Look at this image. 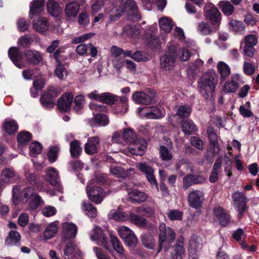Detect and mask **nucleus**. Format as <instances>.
<instances>
[{"label":"nucleus","instance_id":"nucleus-1","mask_svg":"<svg viewBox=\"0 0 259 259\" xmlns=\"http://www.w3.org/2000/svg\"><path fill=\"white\" fill-rule=\"evenodd\" d=\"M13 203L17 204L20 201L28 203L31 209H35L39 204L41 198L35 192L34 189L28 187L22 190L20 186H14L12 190Z\"/></svg>","mask_w":259,"mask_h":259},{"label":"nucleus","instance_id":"nucleus-2","mask_svg":"<svg viewBox=\"0 0 259 259\" xmlns=\"http://www.w3.org/2000/svg\"><path fill=\"white\" fill-rule=\"evenodd\" d=\"M121 13H125L128 19L133 22L138 21L141 18L135 0H125L120 12L116 9H112L109 14L110 20L116 21L120 17Z\"/></svg>","mask_w":259,"mask_h":259},{"label":"nucleus","instance_id":"nucleus-3","mask_svg":"<svg viewBox=\"0 0 259 259\" xmlns=\"http://www.w3.org/2000/svg\"><path fill=\"white\" fill-rule=\"evenodd\" d=\"M218 81V75L214 70L208 71L200 78L198 88L204 98H211L213 96Z\"/></svg>","mask_w":259,"mask_h":259},{"label":"nucleus","instance_id":"nucleus-4","mask_svg":"<svg viewBox=\"0 0 259 259\" xmlns=\"http://www.w3.org/2000/svg\"><path fill=\"white\" fill-rule=\"evenodd\" d=\"M159 229V233L157 252L159 253L162 250L166 252L175 240L176 234L172 229L166 227L164 223L160 224Z\"/></svg>","mask_w":259,"mask_h":259},{"label":"nucleus","instance_id":"nucleus-5","mask_svg":"<svg viewBox=\"0 0 259 259\" xmlns=\"http://www.w3.org/2000/svg\"><path fill=\"white\" fill-rule=\"evenodd\" d=\"M178 47L170 44L167 46V52L160 59V67L166 72L170 73L174 70L178 56Z\"/></svg>","mask_w":259,"mask_h":259},{"label":"nucleus","instance_id":"nucleus-6","mask_svg":"<svg viewBox=\"0 0 259 259\" xmlns=\"http://www.w3.org/2000/svg\"><path fill=\"white\" fill-rule=\"evenodd\" d=\"M90 239L93 241H96L98 245H102L106 249L111 250V246L108 241V238L101 227L96 226L89 234Z\"/></svg>","mask_w":259,"mask_h":259},{"label":"nucleus","instance_id":"nucleus-7","mask_svg":"<svg viewBox=\"0 0 259 259\" xmlns=\"http://www.w3.org/2000/svg\"><path fill=\"white\" fill-rule=\"evenodd\" d=\"M117 231L120 238L129 247H134L137 243V238L134 232L129 228L122 226L118 227Z\"/></svg>","mask_w":259,"mask_h":259},{"label":"nucleus","instance_id":"nucleus-8","mask_svg":"<svg viewBox=\"0 0 259 259\" xmlns=\"http://www.w3.org/2000/svg\"><path fill=\"white\" fill-rule=\"evenodd\" d=\"M62 92L59 88L50 87L47 92L40 98L42 105L46 108H51L54 107L55 103L54 99Z\"/></svg>","mask_w":259,"mask_h":259},{"label":"nucleus","instance_id":"nucleus-9","mask_svg":"<svg viewBox=\"0 0 259 259\" xmlns=\"http://www.w3.org/2000/svg\"><path fill=\"white\" fill-rule=\"evenodd\" d=\"M138 113L149 119H158L164 115L165 110L162 107H140L138 108Z\"/></svg>","mask_w":259,"mask_h":259},{"label":"nucleus","instance_id":"nucleus-10","mask_svg":"<svg viewBox=\"0 0 259 259\" xmlns=\"http://www.w3.org/2000/svg\"><path fill=\"white\" fill-rule=\"evenodd\" d=\"M235 209L238 212V217L241 218L246 209L247 198L244 193L235 192L232 196Z\"/></svg>","mask_w":259,"mask_h":259},{"label":"nucleus","instance_id":"nucleus-11","mask_svg":"<svg viewBox=\"0 0 259 259\" xmlns=\"http://www.w3.org/2000/svg\"><path fill=\"white\" fill-rule=\"evenodd\" d=\"M204 10L206 17L211 21L212 24L219 26L221 20V14L219 10L213 4L208 3L205 6Z\"/></svg>","mask_w":259,"mask_h":259},{"label":"nucleus","instance_id":"nucleus-12","mask_svg":"<svg viewBox=\"0 0 259 259\" xmlns=\"http://www.w3.org/2000/svg\"><path fill=\"white\" fill-rule=\"evenodd\" d=\"M136 167L145 175L147 180L152 186L158 189V184L154 175V169L151 166L146 162H142L137 163Z\"/></svg>","mask_w":259,"mask_h":259},{"label":"nucleus","instance_id":"nucleus-13","mask_svg":"<svg viewBox=\"0 0 259 259\" xmlns=\"http://www.w3.org/2000/svg\"><path fill=\"white\" fill-rule=\"evenodd\" d=\"M185 256L184 238L180 237L172 246L170 257L171 259H183Z\"/></svg>","mask_w":259,"mask_h":259},{"label":"nucleus","instance_id":"nucleus-14","mask_svg":"<svg viewBox=\"0 0 259 259\" xmlns=\"http://www.w3.org/2000/svg\"><path fill=\"white\" fill-rule=\"evenodd\" d=\"M202 246L200 237L197 235H192L189 240V254L193 259H197L199 254V251Z\"/></svg>","mask_w":259,"mask_h":259},{"label":"nucleus","instance_id":"nucleus-15","mask_svg":"<svg viewBox=\"0 0 259 259\" xmlns=\"http://www.w3.org/2000/svg\"><path fill=\"white\" fill-rule=\"evenodd\" d=\"M189 205L194 208L197 209L201 207L204 200V193L202 191L193 190L190 192L188 196Z\"/></svg>","mask_w":259,"mask_h":259},{"label":"nucleus","instance_id":"nucleus-16","mask_svg":"<svg viewBox=\"0 0 259 259\" xmlns=\"http://www.w3.org/2000/svg\"><path fill=\"white\" fill-rule=\"evenodd\" d=\"M9 57L14 64L19 68L25 66V63L23 60V57L19 50L16 47H11L8 51Z\"/></svg>","mask_w":259,"mask_h":259},{"label":"nucleus","instance_id":"nucleus-17","mask_svg":"<svg viewBox=\"0 0 259 259\" xmlns=\"http://www.w3.org/2000/svg\"><path fill=\"white\" fill-rule=\"evenodd\" d=\"M147 149V144L143 139H138L135 142L129 145L128 149L133 155H142Z\"/></svg>","mask_w":259,"mask_h":259},{"label":"nucleus","instance_id":"nucleus-18","mask_svg":"<svg viewBox=\"0 0 259 259\" xmlns=\"http://www.w3.org/2000/svg\"><path fill=\"white\" fill-rule=\"evenodd\" d=\"M240 76L238 74H233L231 79L227 81L223 87V90L227 93H234L239 89L238 81Z\"/></svg>","mask_w":259,"mask_h":259},{"label":"nucleus","instance_id":"nucleus-19","mask_svg":"<svg viewBox=\"0 0 259 259\" xmlns=\"http://www.w3.org/2000/svg\"><path fill=\"white\" fill-rule=\"evenodd\" d=\"M89 198L93 202L97 204L100 203L103 200L105 195L102 190L97 187L90 189L89 186L86 189Z\"/></svg>","mask_w":259,"mask_h":259},{"label":"nucleus","instance_id":"nucleus-20","mask_svg":"<svg viewBox=\"0 0 259 259\" xmlns=\"http://www.w3.org/2000/svg\"><path fill=\"white\" fill-rule=\"evenodd\" d=\"M100 139L97 136L89 138L84 145L85 152L89 155L97 153L100 148Z\"/></svg>","mask_w":259,"mask_h":259},{"label":"nucleus","instance_id":"nucleus-21","mask_svg":"<svg viewBox=\"0 0 259 259\" xmlns=\"http://www.w3.org/2000/svg\"><path fill=\"white\" fill-rule=\"evenodd\" d=\"M49 25V22L45 17H39L32 21L33 28L40 33L46 32L48 30Z\"/></svg>","mask_w":259,"mask_h":259},{"label":"nucleus","instance_id":"nucleus-22","mask_svg":"<svg viewBox=\"0 0 259 259\" xmlns=\"http://www.w3.org/2000/svg\"><path fill=\"white\" fill-rule=\"evenodd\" d=\"M73 100V96L70 93H65L58 100L59 109L63 112H67L70 110Z\"/></svg>","mask_w":259,"mask_h":259},{"label":"nucleus","instance_id":"nucleus-23","mask_svg":"<svg viewBox=\"0 0 259 259\" xmlns=\"http://www.w3.org/2000/svg\"><path fill=\"white\" fill-rule=\"evenodd\" d=\"M157 29V25L153 24L150 26L149 31L150 33L148 32L145 34V36L144 39H145L146 41L150 44L154 48H157L160 46L159 39L155 36V31Z\"/></svg>","mask_w":259,"mask_h":259},{"label":"nucleus","instance_id":"nucleus-24","mask_svg":"<svg viewBox=\"0 0 259 259\" xmlns=\"http://www.w3.org/2000/svg\"><path fill=\"white\" fill-rule=\"evenodd\" d=\"M127 199L133 203H141L144 202L147 199V194L137 189L127 192Z\"/></svg>","mask_w":259,"mask_h":259},{"label":"nucleus","instance_id":"nucleus-25","mask_svg":"<svg viewBox=\"0 0 259 259\" xmlns=\"http://www.w3.org/2000/svg\"><path fill=\"white\" fill-rule=\"evenodd\" d=\"M110 173L117 178H125L129 177L131 175L134 174L135 169L130 168L126 170L123 169L119 166H111L110 168Z\"/></svg>","mask_w":259,"mask_h":259},{"label":"nucleus","instance_id":"nucleus-26","mask_svg":"<svg viewBox=\"0 0 259 259\" xmlns=\"http://www.w3.org/2000/svg\"><path fill=\"white\" fill-rule=\"evenodd\" d=\"M77 232L76 226L69 222H65L63 224L62 234L66 239L74 238Z\"/></svg>","mask_w":259,"mask_h":259},{"label":"nucleus","instance_id":"nucleus-27","mask_svg":"<svg viewBox=\"0 0 259 259\" xmlns=\"http://www.w3.org/2000/svg\"><path fill=\"white\" fill-rule=\"evenodd\" d=\"M132 99L137 104L148 105L152 102V98L150 96L144 92H135L133 96Z\"/></svg>","mask_w":259,"mask_h":259},{"label":"nucleus","instance_id":"nucleus-28","mask_svg":"<svg viewBox=\"0 0 259 259\" xmlns=\"http://www.w3.org/2000/svg\"><path fill=\"white\" fill-rule=\"evenodd\" d=\"M45 179L53 186L59 185V177L57 170L53 167L48 168L46 171Z\"/></svg>","mask_w":259,"mask_h":259},{"label":"nucleus","instance_id":"nucleus-29","mask_svg":"<svg viewBox=\"0 0 259 259\" xmlns=\"http://www.w3.org/2000/svg\"><path fill=\"white\" fill-rule=\"evenodd\" d=\"M214 215L218 218L222 226H227L230 221V217L227 212L222 207H215L213 210Z\"/></svg>","mask_w":259,"mask_h":259},{"label":"nucleus","instance_id":"nucleus-30","mask_svg":"<svg viewBox=\"0 0 259 259\" xmlns=\"http://www.w3.org/2000/svg\"><path fill=\"white\" fill-rule=\"evenodd\" d=\"M45 0H33L30 5L29 18L32 16L41 13L44 11Z\"/></svg>","mask_w":259,"mask_h":259},{"label":"nucleus","instance_id":"nucleus-31","mask_svg":"<svg viewBox=\"0 0 259 259\" xmlns=\"http://www.w3.org/2000/svg\"><path fill=\"white\" fill-rule=\"evenodd\" d=\"M79 9L80 4L76 1H73L66 5L65 12L67 17H74L77 16Z\"/></svg>","mask_w":259,"mask_h":259},{"label":"nucleus","instance_id":"nucleus-32","mask_svg":"<svg viewBox=\"0 0 259 259\" xmlns=\"http://www.w3.org/2000/svg\"><path fill=\"white\" fill-rule=\"evenodd\" d=\"M25 56L28 62L34 65L38 64L42 59L39 52L35 50H27L25 53Z\"/></svg>","mask_w":259,"mask_h":259},{"label":"nucleus","instance_id":"nucleus-33","mask_svg":"<svg viewBox=\"0 0 259 259\" xmlns=\"http://www.w3.org/2000/svg\"><path fill=\"white\" fill-rule=\"evenodd\" d=\"M217 69L220 75L221 81H224L231 73V68L230 66L223 61L218 62Z\"/></svg>","mask_w":259,"mask_h":259},{"label":"nucleus","instance_id":"nucleus-34","mask_svg":"<svg viewBox=\"0 0 259 259\" xmlns=\"http://www.w3.org/2000/svg\"><path fill=\"white\" fill-rule=\"evenodd\" d=\"M140 34V29L136 26L125 25L123 28L122 36H127L131 38H138Z\"/></svg>","mask_w":259,"mask_h":259},{"label":"nucleus","instance_id":"nucleus-35","mask_svg":"<svg viewBox=\"0 0 259 259\" xmlns=\"http://www.w3.org/2000/svg\"><path fill=\"white\" fill-rule=\"evenodd\" d=\"M128 214L119 209H112L109 212L108 215L111 219L121 222L128 221Z\"/></svg>","mask_w":259,"mask_h":259},{"label":"nucleus","instance_id":"nucleus-36","mask_svg":"<svg viewBox=\"0 0 259 259\" xmlns=\"http://www.w3.org/2000/svg\"><path fill=\"white\" fill-rule=\"evenodd\" d=\"M122 134L123 139L126 143H129V145L135 142L138 139L136 134L130 127L123 129Z\"/></svg>","mask_w":259,"mask_h":259},{"label":"nucleus","instance_id":"nucleus-37","mask_svg":"<svg viewBox=\"0 0 259 259\" xmlns=\"http://www.w3.org/2000/svg\"><path fill=\"white\" fill-rule=\"evenodd\" d=\"M159 24L160 30L165 33H169L174 26L171 19L166 17L159 19Z\"/></svg>","mask_w":259,"mask_h":259},{"label":"nucleus","instance_id":"nucleus-38","mask_svg":"<svg viewBox=\"0 0 259 259\" xmlns=\"http://www.w3.org/2000/svg\"><path fill=\"white\" fill-rule=\"evenodd\" d=\"M47 7L48 13L52 16L57 17L61 13V7L54 0H48Z\"/></svg>","mask_w":259,"mask_h":259},{"label":"nucleus","instance_id":"nucleus-39","mask_svg":"<svg viewBox=\"0 0 259 259\" xmlns=\"http://www.w3.org/2000/svg\"><path fill=\"white\" fill-rule=\"evenodd\" d=\"M4 130L8 134H13L18 130V124L17 122L12 119H6L3 126Z\"/></svg>","mask_w":259,"mask_h":259},{"label":"nucleus","instance_id":"nucleus-40","mask_svg":"<svg viewBox=\"0 0 259 259\" xmlns=\"http://www.w3.org/2000/svg\"><path fill=\"white\" fill-rule=\"evenodd\" d=\"M143 244L146 248L150 249H154L156 243L153 236L150 233L144 234L141 236Z\"/></svg>","mask_w":259,"mask_h":259},{"label":"nucleus","instance_id":"nucleus-41","mask_svg":"<svg viewBox=\"0 0 259 259\" xmlns=\"http://www.w3.org/2000/svg\"><path fill=\"white\" fill-rule=\"evenodd\" d=\"M128 221L140 227H144L147 224V221L144 218L132 212L129 214Z\"/></svg>","mask_w":259,"mask_h":259},{"label":"nucleus","instance_id":"nucleus-42","mask_svg":"<svg viewBox=\"0 0 259 259\" xmlns=\"http://www.w3.org/2000/svg\"><path fill=\"white\" fill-rule=\"evenodd\" d=\"M110 241L112 244L114 249L118 253L120 256H123L124 255V249L118 239L114 235L110 234Z\"/></svg>","mask_w":259,"mask_h":259},{"label":"nucleus","instance_id":"nucleus-43","mask_svg":"<svg viewBox=\"0 0 259 259\" xmlns=\"http://www.w3.org/2000/svg\"><path fill=\"white\" fill-rule=\"evenodd\" d=\"M45 81L43 79H37L34 81L33 87L30 89L31 96L36 97L38 95L39 92L44 88Z\"/></svg>","mask_w":259,"mask_h":259},{"label":"nucleus","instance_id":"nucleus-44","mask_svg":"<svg viewBox=\"0 0 259 259\" xmlns=\"http://www.w3.org/2000/svg\"><path fill=\"white\" fill-rule=\"evenodd\" d=\"M21 236L18 232L11 231L6 239V244L8 245H16L20 240Z\"/></svg>","mask_w":259,"mask_h":259},{"label":"nucleus","instance_id":"nucleus-45","mask_svg":"<svg viewBox=\"0 0 259 259\" xmlns=\"http://www.w3.org/2000/svg\"><path fill=\"white\" fill-rule=\"evenodd\" d=\"M181 127L185 135H190L196 130V127L191 120L183 121L181 123Z\"/></svg>","mask_w":259,"mask_h":259},{"label":"nucleus","instance_id":"nucleus-46","mask_svg":"<svg viewBox=\"0 0 259 259\" xmlns=\"http://www.w3.org/2000/svg\"><path fill=\"white\" fill-rule=\"evenodd\" d=\"M82 151V148L79 141L74 140L70 143V152L72 157H77Z\"/></svg>","mask_w":259,"mask_h":259},{"label":"nucleus","instance_id":"nucleus-47","mask_svg":"<svg viewBox=\"0 0 259 259\" xmlns=\"http://www.w3.org/2000/svg\"><path fill=\"white\" fill-rule=\"evenodd\" d=\"M58 227L57 225L52 223L48 226L44 232V238L46 240L50 239L57 233Z\"/></svg>","mask_w":259,"mask_h":259},{"label":"nucleus","instance_id":"nucleus-48","mask_svg":"<svg viewBox=\"0 0 259 259\" xmlns=\"http://www.w3.org/2000/svg\"><path fill=\"white\" fill-rule=\"evenodd\" d=\"M230 24V29L234 32L239 34H242L244 32V25L241 21L231 20Z\"/></svg>","mask_w":259,"mask_h":259},{"label":"nucleus","instance_id":"nucleus-49","mask_svg":"<svg viewBox=\"0 0 259 259\" xmlns=\"http://www.w3.org/2000/svg\"><path fill=\"white\" fill-rule=\"evenodd\" d=\"M219 6L226 15H231L234 10L233 6L229 1H221Z\"/></svg>","mask_w":259,"mask_h":259},{"label":"nucleus","instance_id":"nucleus-50","mask_svg":"<svg viewBox=\"0 0 259 259\" xmlns=\"http://www.w3.org/2000/svg\"><path fill=\"white\" fill-rule=\"evenodd\" d=\"M197 29L198 33L203 35H209L212 32L209 24L203 21L198 24Z\"/></svg>","mask_w":259,"mask_h":259},{"label":"nucleus","instance_id":"nucleus-51","mask_svg":"<svg viewBox=\"0 0 259 259\" xmlns=\"http://www.w3.org/2000/svg\"><path fill=\"white\" fill-rule=\"evenodd\" d=\"M31 139V135L30 133L26 131L20 132L17 136V141L19 143L18 146L20 147L29 142Z\"/></svg>","mask_w":259,"mask_h":259},{"label":"nucleus","instance_id":"nucleus-52","mask_svg":"<svg viewBox=\"0 0 259 259\" xmlns=\"http://www.w3.org/2000/svg\"><path fill=\"white\" fill-rule=\"evenodd\" d=\"M83 210L90 218H95L97 215V210L92 204L89 202H84L83 204Z\"/></svg>","mask_w":259,"mask_h":259},{"label":"nucleus","instance_id":"nucleus-53","mask_svg":"<svg viewBox=\"0 0 259 259\" xmlns=\"http://www.w3.org/2000/svg\"><path fill=\"white\" fill-rule=\"evenodd\" d=\"M16 176V172L13 168H7L4 169L1 173V177L8 182Z\"/></svg>","mask_w":259,"mask_h":259},{"label":"nucleus","instance_id":"nucleus-54","mask_svg":"<svg viewBox=\"0 0 259 259\" xmlns=\"http://www.w3.org/2000/svg\"><path fill=\"white\" fill-rule=\"evenodd\" d=\"M42 146L41 144L37 142L31 143L29 146L30 154L31 156L35 157L36 154L41 153Z\"/></svg>","mask_w":259,"mask_h":259},{"label":"nucleus","instance_id":"nucleus-55","mask_svg":"<svg viewBox=\"0 0 259 259\" xmlns=\"http://www.w3.org/2000/svg\"><path fill=\"white\" fill-rule=\"evenodd\" d=\"M59 150V148L57 146L50 147L47 156L51 163H53L57 160Z\"/></svg>","mask_w":259,"mask_h":259},{"label":"nucleus","instance_id":"nucleus-56","mask_svg":"<svg viewBox=\"0 0 259 259\" xmlns=\"http://www.w3.org/2000/svg\"><path fill=\"white\" fill-rule=\"evenodd\" d=\"M245 45L254 47L258 42V36L254 34L246 35L244 38Z\"/></svg>","mask_w":259,"mask_h":259},{"label":"nucleus","instance_id":"nucleus-57","mask_svg":"<svg viewBox=\"0 0 259 259\" xmlns=\"http://www.w3.org/2000/svg\"><path fill=\"white\" fill-rule=\"evenodd\" d=\"M191 112V109L189 106H181L178 109L176 115L179 116L182 118L187 117L189 116Z\"/></svg>","mask_w":259,"mask_h":259},{"label":"nucleus","instance_id":"nucleus-58","mask_svg":"<svg viewBox=\"0 0 259 259\" xmlns=\"http://www.w3.org/2000/svg\"><path fill=\"white\" fill-rule=\"evenodd\" d=\"M116 100V96L110 93H101V102L108 104H112Z\"/></svg>","mask_w":259,"mask_h":259},{"label":"nucleus","instance_id":"nucleus-59","mask_svg":"<svg viewBox=\"0 0 259 259\" xmlns=\"http://www.w3.org/2000/svg\"><path fill=\"white\" fill-rule=\"evenodd\" d=\"M95 35V33L94 32H90L83 35H81L79 36L74 37L71 42L72 44H79L81 42H83L90 38L93 37Z\"/></svg>","mask_w":259,"mask_h":259},{"label":"nucleus","instance_id":"nucleus-60","mask_svg":"<svg viewBox=\"0 0 259 259\" xmlns=\"http://www.w3.org/2000/svg\"><path fill=\"white\" fill-rule=\"evenodd\" d=\"M160 156L163 161H168L172 158V155L165 146H161L160 147Z\"/></svg>","mask_w":259,"mask_h":259},{"label":"nucleus","instance_id":"nucleus-61","mask_svg":"<svg viewBox=\"0 0 259 259\" xmlns=\"http://www.w3.org/2000/svg\"><path fill=\"white\" fill-rule=\"evenodd\" d=\"M183 212L177 209H172L167 213L168 218L171 221L181 220L183 218Z\"/></svg>","mask_w":259,"mask_h":259},{"label":"nucleus","instance_id":"nucleus-62","mask_svg":"<svg viewBox=\"0 0 259 259\" xmlns=\"http://www.w3.org/2000/svg\"><path fill=\"white\" fill-rule=\"evenodd\" d=\"M149 58L148 54L141 51L135 52L132 56V58L137 62L146 61Z\"/></svg>","mask_w":259,"mask_h":259},{"label":"nucleus","instance_id":"nucleus-63","mask_svg":"<svg viewBox=\"0 0 259 259\" xmlns=\"http://www.w3.org/2000/svg\"><path fill=\"white\" fill-rule=\"evenodd\" d=\"M25 177L27 181L32 185H35L36 187L41 190V188L39 187L40 184L39 182L38 179L33 174L25 173Z\"/></svg>","mask_w":259,"mask_h":259},{"label":"nucleus","instance_id":"nucleus-64","mask_svg":"<svg viewBox=\"0 0 259 259\" xmlns=\"http://www.w3.org/2000/svg\"><path fill=\"white\" fill-rule=\"evenodd\" d=\"M95 119L100 126H106L109 122L108 117L105 114H97L95 116Z\"/></svg>","mask_w":259,"mask_h":259}]
</instances>
